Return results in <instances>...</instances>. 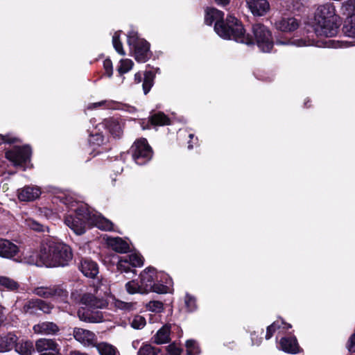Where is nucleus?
<instances>
[{"mask_svg": "<svg viewBox=\"0 0 355 355\" xmlns=\"http://www.w3.org/2000/svg\"><path fill=\"white\" fill-rule=\"evenodd\" d=\"M245 1L254 16H263L270 10V4L267 0H245Z\"/></svg>", "mask_w": 355, "mask_h": 355, "instance_id": "ddd939ff", "label": "nucleus"}, {"mask_svg": "<svg viewBox=\"0 0 355 355\" xmlns=\"http://www.w3.org/2000/svg\"><path fill=\"white\" fill-rule=\"evenodd\" d=\"M280 348L282 351L296 354L299 352V345L295 337H284L279 341Z\"/></svg>", "mask_w": 355, "mask_h": 355, "instance_id": "412c9836", "label": "nucleus"}, {"mask_svg": "<svg viewBox=\"0 0 355 355\" xmlns=\"http://www.w3.org/2000/svg\"><path fill=\"white\" fill-rule=\"evenodd\" d=\"M254 334H252V345H259L261 342V338H257L256 340H254V337H253Z\"/></svg>", "mask_w": 355, "mask_h": 355, "instance_id": "13d9d810", "label": "nucleus"}, {"mask_svg": "<svg viewBox=\"0 0 355 355\" xmlns=\"http://www.w3.org/2000/svg\"><path fill=\"white\" fill-rule=\"evenodd\" d=\"M160 275V278H162V275H164L163 274H158V277Z\"/></svg>", "mask_w": 355, "mask_h": 355, "instance_id": "338daca9", "label": "nucleus"}, {"mask_svg": "<svg viewBox=\"0 0 355 355\" xmlns=\"http://www.w3.org/2000/svg\"><path fill=\"white\" fill-rule=\"evenodd\" d=\"M131 265L129 263L127 257H121L117 264V268L121 271L128 272L130 271Z\"/></svg>", "mask_w": 355, "mask_h": 355, "instance_id": "8fccbe9b", "label": "nucleus"}, {"mask_svg": "<svg viewBox=\"0 0 355 355\" xmlns=\"http://www.w3.org/2000/svg\"><path fill=\"white\" fill-rule=\"evenodd\" d=\"M134 63L130 59H122L120 60L119 65L117 67V71L120 76L128 72L132 69Z\"/></svg>", "mask_w": 355, "mask_h": 355, "instance_id": "c9c22d12", "label": "nucleus"}, {"mask_svg": "<svg viewBox=\"0 0 355 355\" xmlns=\"http://www.w3.org/2000/svg\"><path fill=\"white\" fill-rule=\"evenodd\" d=\"M188 148H189V149H191V148H193V146H192V145H191L190 144H189Z\"/></svg>", "mask_w": 355, "mask_h": 355, "instance_id": "0e129e2a", "label": "nucleus"}, {"mask_svg": "<svg viewBox=\"0 0 355 355\" xmlns=\"http://www.w3.org/2000/svg\"><path fill=\"white\" fill-rule=\"evenodd\" d=\"M298 22L293 17H284L275 22V27L282 32H291L298 28Z\"/></svg>", "mask_w": 355, "mask_h": 355, "instance_id": "6ab92c4d", "label": "nucleus"}, {"mask_svg": "<svg viewBox=\"0 0 355 355\" xmlns=\"http://www.w3.org/2000/svg\"><path fill=\"white\" fill-rule=\"evenodd\" d=\"M17 138L12 137L10 135H0V144L3 143L12 144L17 141Z\"/></svg>", "mask_w": 355, "mask_h": 355, "instance_id": "5fc2aeb1", "label": "nucleus"}, {"mask_svg": "<svg viewBox=\"0 0 355 355\" xmlns=\"http://www.w3.org/2000/svg\"><path fill=\"white\" fill-rule=\"evenodd\" d=\"M170 328L168 325L163 326L154 336V342L157 345L167 343L170 341Z\"/></svg>", "mask_w": 355, "mask_h": 355, "instance_id": "393cba45", "label": "nucleus"}, {"mask_svg": "<svg viewBox=\"0 0 355 355\" xmlns=\"http://www.w3.org/2000/svg\"><path fill=\"white\" fill-rule=\"evenodd\" d=\"M43 255L44 243L42 245L40 248V253L31 250H28L26 252H24L21 261L30 265L43 266H44V259Z\"/></svg>", "mask_w": 355, "mask_h": 355, "instance_id": "4468645a", "label": "nucleus"}, {"mask_svg": "<svg viewBox=\"0 0 355 355\" xmlns=\"http://www.w3.org/2000/svg\"><path fill=\"white\" fill-rule=\"evenodd\" d=\"M131 150L133 159L139 165L146 164L152 157V149L144 138L136 141L132 145Z\"/></svg>", "mask_w": 355, "mask_h": 355, "instance_id": "1a4fd4ad", "label": "nucleus"}, {"mask_svg": "<svg viewBox=\"0 0 355 355\" xmlns=\"http://www.w3.org/2000/svg\"><path fill=\"white\" fill-rule=\"evenodd\" d=\"M40 188L37 186H26L18 190V198L21 201H32L40 197Z\"/></svg>", "mask_w": 355, "mask_h": 355, "instance_id": "a211bd4d", "label": "nucleus"}, {"mask_svg": "<svg viewBox=\"0 0 355 355\" xmlns=\"http://www.w3.org/2000/svg\"><path fill=\"white\" fill-rule=\"evenodd\" d=\"M124 257L128 258V260L132 267H141L144 264L142 257L137 253H132L131 254L126 255Z\"/></svg>", "mask_w": 355, "mask_h": 355, "instance_id": "79ce46f5", "label": "nucleus"}, {"mask_svg": "<svg viewBox=\"0 0 355 355\" xmlns=\"http://www.w3.org/2000/svg\"><path fill=\"white\" fill-rule=\"evenodd\" d=\"M329 42H331L332 44L331 45V46L332 47H336L337 46L336 45H334V44L335 43V41L334 40H330Z\"/></svg>", "mask_w": 355, "mask_h": 355, "instance_id": "680f3d73", "label": "nucleus"}, {"mask_svg": "<svg viewBox=\"0 0 355 355\" xmlns=\"http://www.w3.org/2000/svg\"><path fill=\"white\" fill-rule=\"evenodd\" d=\"M39 299H31L27 301L24 306V312L29 314H35L38 311Z\"/></svg>", "mask_w": 355, "mask_h": 355, "instance_id": "f704fd0d", "label": "nucleus"}, {"mask_svg": "<svg viewBox=\"0 0 355 355\" xmlns=\"http://www.w3.org/2000/svg\"><path fill=\"white\" fill-rule=\"evenodd\" d=\"M153 85V74L148 71L145 73L143 83V89L145 94H148Z\"/></svg>", "mask_w": 355, "mask_h": 355, "instance_id": "c03bdc74", "label": "nucleus"}, {"mask_svg": "<svg viewBox=\"0 0 355 355\" xmlns=\"http://www.w3.org/2000/svg\"><path fill=\"white\" fill-rule=\"evenodd\" d=\"M104 125L114 137H119L122 134L121 126L116 120L112 119L105 120Z\"/></svg>", "mask_w": 355, "mask_h": 355, "instance_id": "a878e982", "label": "nucleus"}, {"mask_svg": "<svg viewBox=\"0 0 355 355\" xmlns=\"http://www.w3.org/2000/svg\"><path fill=\"white\" fill-rule=\"evenodd\" d=\"M119 103L113 101H101L97 103H90L87 105V110H93L104 106L107 108H119Z\"/></svg>", "mask_w": 355, "mask_h": 355, "instance_id": "72a5a7b5", "label": "nucleus"}, {"mask_svg": "<svg viewBox=\"0 0 355 355\" xmlns=\"http://www.w3.org/2000/svg\"><path fill=\"white\" fill-rule=\"evenodd\" d=\"M74 211L75 216L68 215L65 217L64 223L77 235L84 234L87 227L95 226L105 231L113 229L111 221L95 210L89 208L85 204H81L78 208L74 209Z\"/></svg>", "mask_w": 355, "mask_h": 355, "instance_id": "f03ea898", "label": "nucleus"}, {"mask_svg": "<svg viewBox=\"0 0 355 355\" xmlns=\"http://www.w3.org/2000/svg\"><path fill=\"white\" fill-rule=\"evenodd\" d=\"M135 79L137 83H140L141 80V74L140 73H135Z\"/></svg>", "mask_w": 355, "mask_h": 355, "instance_id": "052dcab7", "label": "nucleus"}, {"mask_svg": "<svg viewBox=\"0 0 355 355\" xmlns=\"http://www.w3.org/2000/svg\"><path fill=\"white\" fill-rule=\"evenodd\" d=\"M110 294V288L101 284L97 286L96 294L85 293L83 295L80 302L90 309H105L108 305L105 297Z\"/></svg>", "mask_w": 355, "mask_h": 355, "instance_id": "6e6552de", "label": "nucleus"}, {"mask_svg": "<svg viewBox=\"0 0 355 355\" xmlns=\"http://www.w3.org/2000/svg\"><path fill=\"white\" fill-rule=\"evenodd\" d=\"M25 225L30 229L37 232H44L45 229L46 228L44 225L38 223L31 218L25 219Z\"/></svg>", "mask_w": 355, "mask_h": 355, "instance_id": "ea45409f", "label": "nucleus"}, {"mask_svg": "<svg viewBox=\"0 0 355 355\" xmlns=\"http://www.w3.org/2000/svg\"><path fill=\"white\" fill-rule=\"evenodd\" d=\"M33 293L40 297L53 298L62 302H65L68 297L67 291L59 285L35 287Z\"/></svg>", "mask_w": 355, "mask_h": 355, "instance_id": "9d476101", "label": "nucleus"}, {"mask_svg": "<svg viewBox=\"0 0 355 355\" xmlns=\"http://www.w3.org/2000/svg\"><path fill=\"white\" fill-rule=\"evenodd\" d=\"M150 120L151 123L155 125H165L169 123V119L163 112L153 114Z\"/></svg>", "mask_w": 355, "mask_h": 355, "instance_id": "2f4dec72", "label": "nucleus"}, {"mask_svg": "<svg viewBox=\"0 0 355 355\" xmlns=\"http://www.w3.org/2000/svg\"><path fill=\"white\" fill-rule=\"evenodd\" d=\"M343 31L348 37L355 38V14L347 17Z\"/></svg>", "mask_w": 355, "mask_h": 355, "instance_id": "c756f323", "label": "nucleus"}, {"mask_svg": "<svg viewBox=\"0 0 355 355\" xmlns=\"http://www.w3.org/2000/svg\"><path fill=\"white\" fill-rule=\"evenodd\" d=\"M78 317L81 321L89 323H98L104 320L102 312H93L85 308L79 309L78 311Z\"/></svg>", "mask_w": 355, "mask_h": 355, "instance_id": "dca6fc26", "label": "nucleus"}, {"mask_svg": "<svg viewBox=\"0 0 355 355\" xmlns=\"http://www.w3.org/2000/svg\"><path fill=\"white\" fill-rule=\"evenodd\" d=\"M41 355H55V354H50V353H49V354L44 353V354H41Z\"/></svg>", "mask_w": 355, "mask_h": 355, "instance_id": "e2e57ef3", "label": "nucleus"}, {"mask_svg": "<svg viewBox=\"0 0 355 355\" xmlns=\"http://www.w3.org/2000/svg\"><path fill=\"white\" fill-rule=\"evenodd\" d=\"M80 269L85 276L92 278L94 277L98 272L97 264L88 259L81 260Z\"/></svg>", "mask_w": 355, "mask_h": 355, "instance_id": "4be33fe9", "label": "nucleus"}, {"mask_svg": "<svg viewBox=\"0 0 355 355\" xmlns=\"http://www.w3.org/2000/svg\"><path fill=\"white\" fill-rule=\"evenodd\" d=\"M189 137H190L191 139H192V138L193 137V134H190V135H189Z\"/></svg>", "mask_w": 355, "mask_h": 355, "instance_id": "69168bd1", "label": "nucleus"}, {"mask_svg": "<svg viewBox=\"0 0 355 355\" xmlns=\"http://www.w3.org/2000/svg\"><path fill=\"white\" fill-rule=\"evenodd\" d=\"M214 1H216V3L217 4L223 5V6L227 5L230 2V0H214Z\"/></svg>", "mask_w": 355, "mask_h": 355, "instance_id": "bf43d9fd", "label": "nucleus"}, {"mask_svg": "<svg viewBox=\"0 0 355 355\" xmlns=\"http://www.w3.org/2000/svg\"><path fill=\"white\" fill-rule=\"evenodd\" d=\"M337 17L336 8L332 3L319 6L314 16V30L316 35L327 37L336 35L338 28L336 24Z\"/></svg>", "mask_w": 355, "mask_h": 355, "instance_id": "20e7f679", "label": "nucleus"}, {"mask_svg": "<svg viewBox=\"0 0 355 355\" xmlns=\"http://www.w3.org/2000/svg\"><path fill=\"white\" fill-rule=\"evenodd\" d=\"M97 349L101 355H116V349L114 347L107 343H100Z\"/></svg>", "mask_w": 355, "mask_h": 355, "instance_id": "e433bc0d", "label": "nucleus"}, {"mask_svg": "<svg viewBox=\"0 0 355 355\" xmlns=\"http://www.w3.org/2000/svg\"><path fill=\"white\" fill-rule=\"evenodd\" d=\"M130 324L133 329H141L145 327L146 322L144 317L137 315L130 321Z\"/></svg>", "mask_w": 355, "mask_h": 355, "instance_id": "37998d69", "label": "nucleus"}, {"mask_svg": "<svg viewBox=\"0 0 355 355\" xmlns=\"http://www.w3.org/2000/svg\"><path fill=\"white\" fill-rule=\"evenodd\" d=\"M282 325H284V328L287 329L291 327V324H286L283 321H279V320L275 321L272 324H270V326H268L267 327L266 339V340L270 339L272 336L274 332L277 329H280Z\"/></svg>", "mask_w": 355, "mask_h": 355, "instance_id": "7c9ffc66", "label": "nucleus"}, {"mask_svg": "<svg viewBox=\"0 0 355 355\" xmlns=\"http://www.w3.org/2000/svg\"><path fill=\"white\" fill-rule=\"evenodd\" d=\"M31 154V150L29 146H15L6 153V157L13 166L17 167L22 166L24 164L26 163L30 159Z\"/></svg>", "mask_w": 355, "mask_h": 355, "instance_id": "9b49d317", "label": "nucleus"}, {"mask_svg": "<svg viewBox=\"0 0 355 355\" xmlns=\"http://www.w3.org/2000/svg\"><path fill=\"white\" fill-rule=\"evenodd\" d=\"M107 243L113 250L119 253H125L129 250L128 243L119 237H109L107 239Z\"/></svg>", "mask_w": 355, "mask_h": 355, "instance_id": "b1692460", "label": "nucleus"}, {"mask_svg": "<svg viewBox=\"0 0 355 355\" xmlns=\"http://www.w3.org/2000/svg\"><path fill=\"white\" fill-rule=\"evenodd\" d=\"M0 287L10 291H16L19 284L13 279L5 276H0Z\"/></svg>", "mask_w": 355, "mask_h": 355, "instance_id": "c85d7f7f", "label": "nucleus"}, {"mask_svg": "<svg viewBox=\"0 0 355 355\" xmlns=\"http://www.w3.org/2000/svg\"><path fill=\"white\" fill-rule=\"evenodd\" d=\"M17 336L12 333L0 336V352L10 351L17 342Z\"/></svg>", "mask_w": 355, "mask_h": 355, "instance_id": "5701e85b", "label": "nucleus"}, {"mask_svg": "<svg viewBox=\"0 0 355 355\" xmlns=\"http://www.w3.org/2000/svg\"><path fill=\"white\" fill-rule=\"evenodd\" d=\"M103 67L105 71L106 75L110 78L113 74L112 62L110 59H106L103 62Z\"/></svg>", "mask_w": 355, "mask_h": 355, "instance_id": "864d4df0", "label": "nucleus"}, {"mask_svg": "<svg viewBox=\"0 0 355 355\" xmlns=\"http://www.w3.org/2000/svg\"><path fill=\"white\" fill-rule=\"evenodd\" d=\"M161 350L159 347H154L150 344H143L139 349L137 355H158Z\"/></svg>", "mask_w": 355, "mask_h": 355, "instance_id": "473e14b6", "label": "nucleus"}, {"mask_svg": "<svg viewBox=\"0 0 355 355\" xmlns=\"http://www.w3.org/2000/svg\"><path fill=\"white\" fill-rule=\"evenodd\" d=\"M103 136L100 133L92 134L89 138V142L91 145L99 146L103 144Z\"/></svg>", "mask_w": 355, "mask_h": 355, "instance_id": "3c124183", "label": "nucleus"}, {"mask_svg": "<svg viewBox=\"0 0 355 355\" xmlns=\"http://www.w3.org/2000/svg\"><path fill=\"white\" fill-rule=\"evenodd\" d=\"M44 266H65L72 259L71 248L62 243L49 241L44 243Z\"/></svg>", "mask_w": 355, "mask_h": 355, "instance_id": "39448f33", "label": "nucleus"}, {"mask_svg": "<svg viewBox=\"0 0 355 355\" xmlns=\"http://www.w3.org/2000/svg\"><path fill=\"white\" fill-rule=\"evenodd\" d=\"M19 251V247L5 239H0V257L6 259H13Z\"/></svg>", "mask_w": 355, "mask_h": 355, "instance_id": "2eb2a0df", "label": "nucleus"}, {"mask_svg": "<svg viewBox=\"0 0 355 355\" xmlns=\"http://www.w3.org/2000/svg\"><path fill=\"white\" fill-rule=\"evenodd\" d=\"M276 43H277V44H281V45L293 44V45H295L297 46H310V45L313 44V43L311 42L310 41H306V40H301V39L300 40L296 39V40H293L292 41L277 40Z\"/></svg>", "mask_w": 355, "mask_h": 355, "instance_id": "4c0bfd02", "label": "nucleus"}, {"mask_svg": "<svg viewBox=\"0 0 355 355\" xmlns=\"http://www.w3.org/2000/svg\"><path fill=\"white\" fill-rule=\"evenodd\" d=\"M113 306L118 309L125 311H130L135 309V304L132 302H125L119 300H114Z\"/></svg>", "mask_w": 355, "mask_h": 355, "instance_id": "58836bf2", "label": "nucleus"}, {"mask_svg": "<svg viewBox=\"0 0 355 355\" xmlns=\"http://www.w3.org/2000/svg\"><path fill=\"white\" fill-rule=\"evenodd\" d=\"M341 10L344 15H355V0H347L343 3Z\"/></svg>", "mask_w": 355, "mask_h": 355, "instance_id": "a19ab883", "label": "nucleus"}, {"mask_svg": "<svg viewBox=\"0 0 355 355\" xmlns=\"http://www.w3.org/2000/svg\"><path fill=\"white\" fill-rule=\"evenodd\" d=\"M33 330L37 334L55 335L59 332L60 328L55 322L45 321L35 324Z\"/></svg>", "mask_w": 355, "mask_h": 355, "instance_id": "f3484780", "label": "nucleus"}, {"mask_svg": "<svg viewBox=\"0 0 355 355\" xmlns=\"http://www.w3.org/2000/svg\"><path fill=\"white\" fill-rule=\"evenodd\" d=\"M168 352L171 355H180L181 349L176 346L175 344L173 343L166 347Z\"/></svg>", "mask_w": 355, "mask_h": 355, "instance_id": "6e6d98bb", "label": "nucleus"}, {"mask_svg": "<svg viewBox=\"0 0 355 355\" xmlns=\"http://www.w3.org/2000/svg\"><path fill=\"white\" fill-rule=\"evenodd\" d=\"M223 17L224 14L222 11L209 8L206 10L205 21L207 25H211L215 22L214 31L223 39H232L245 44H252L251 39L244 35V28L236 17L229 15L224 21Z\"/></svg>", "mask_w": 355, "mask_h": 355, "instance_id": "f257e3e1", "label": "nucleus"}, {"mask_svg": "<svg viewBox=\"0 0 355 355\" xmlns=\"http://www.w3.org/2000/svg\"><path fill=\"white\" fill-rule=\"evenodd\" d=\"M252 33L254 38V40L249 35H245V32L243 33L244 35L248 36L252 40V44L249 45L256 43L258 48L262 52H270L273 48L274 42L270 30L261 24H257L252 26Z\"/></svg>", "mask_w": 355, "mask_h": 355, "instance_id": "423d86ee", "label": "nucleus"}, {"mask_svg": "<svg viewBox=\"0 0 355 355\" xmlns=\"http://www.w3.org/2000/svg\"><path fill=\"white\" fill-rule=\"evenodd\" d=\"M156 282H158V273L154 268L148 267L141 272L139 280L128 282L125 284V288L130 294H146L151 291L157 293L168 292V286Z\"/></svg>", "mask_w": 355, "mask_h": 355, "instance_id": "7ed1b4c3", "label": "nucleus"}, {"mask_svg": "<svg viewBox=\"0 0 355 355\" xmlns=\"http://www.w3.org/2000/svg\"><path fill=\"white\" fill-rule=\"evenodd\" d=\"M127 42L134 50L135 58L139 62H145L150 58V44L138 36L137 31L132 30L127 35Z\"/></svg>", "mask_w": 355, "mask_h": 355, "instance_id": "0eeeda50", "label": "nucleus"}, {"mask_svg": "<svg viewBox=\"0 0 355 355\" xmlns=\"http://www.w3.org/2000/svg\"><path fill=\"white\" fill-rule=\"evenodd\" d=\"M112 44L116 51L121 55H125V52L123 49V45L119 40V32L114 33L112 37Z\"/></svg>", "mask_w": 355, "mask_h": 355, "instance_id": "a18cd8bd", "label": "nucleus"}, {"mask_svg": "<svg viewBox=\"0 0 355 355\" xmlns=\"http://www.w3.org/2000/svg\"><path fill=\"white\" fill-rule=\"evenodd\" d=\"M53 309V305L49 302L39 299L38 311H42L44 313L49 314Z\"/></svg>", "mask_w": 355, "mask_h": 355, "instance_id": "603ef678", "label": "nucleus"}, {"mask_svg": "<svg viewBox=\"0 0 355 355\" xmlns=\"http://www.w3.org/2000/svg\"><path fill=\"white\" fill-rule=\"evenodd\" d=\"M146 309L152 312L160 313L163 310V303L160 301L153 300L146 304Z\"/></svg>", "mask_w": 355, "mask_h": 355, "instance_id": "de8ad7c7", "label": "nucleus"}, {"mask_svg": "<svg viewBox=\"0 0 355 355\" xmlns=\"http://www.w3.org/2000/svg\"><path fill=\"white\" fill-rule=\"evenodd\" d=\"M36 349L39 352L44 351H51L58 353L60 351L59 345L53 339L49 338H40L36 341Z\"/></svg>", "mask_w": 355, "mask_h": 355, "instance_id": "aec40b11", "label": "nucleus"}, {"mask_svg": "<svg viewBox=\"0 0 355 355\" xmlns=\"http://www.w3.org/2000/svg\"><path fill=\"white\" fill-rule=\"evenodd\" d=\"M62 203L65 205L70 209L73 210L78 208L82 203H80L74 199V198L70 194L61 193L56 197Z\"/></svg>", "mask_w": 355, "mask_h": 355, "instance_id": "cd10ccee", "label": "nucleus"}, {"mask_svg": "<svg viewBox=\"0 0 355 355\" xmlns=\"http://www.w3.org/2000/svg\"><path fill=\"white\" fill-rule=\"evenodd\" d=\"M15 351L21 355H32L33 352V343L28 340H21L16 343Z\"/></svg>", "mask_w": 355, "mask_h": 355, "instance_id": "bb28decb", "label": "nucleus"}, {"mask_svg": "<svg viewBox=\"0 0 355 355\" xmlns=\"http://www.w3.org/2000/svg\"><path fill=\"white\" fill-rule=\"evenodd\" d=\"M347 348L349 352H355V333L349 338Z\"/></svg>", "mask_w": 355, "mask_h": 355, "instance_id": "4d7b16f0", "label": "nucleus"}, {"mask_svg": "<svg viewBox=\"0 0 355 355\" xmlns=\"http://www.w3.org/2000/svg\"><path fill=\"white\" fill-rule=\"evenodd\" d=\"M73 336L76 340L85 347H94L96 345V336L89 330L75 327Z\"/></svg>", "mask_w": 355, "mask_h": 355, "instance_id": "f8f14e48", "label": "nucleus"}, {"mask_svg": "<svg viewBox=\"0 0 355 355\" xmlns=\"http://www.w3.org/2000/svg\"><path fill=\"white\" fill-rule=\"evenodd\" d=\"M187 353L188 355H198L200 353V349L193 340H189L186 343Z\"/></svg>", "mask_w": 355, "mask_h": 355, "instance_id": "49530a36", "label": "nucleus"}, {"mask_svg": "<svg viewBox=\"0 0 355 355\" xmlns=\"http://www.w3.org/2000/svg\"><path fill=\"white\" fill-rule=\"evenodd\" d=\"M184 303L187 310L190 312L193 311L197 309L196 298L189 294H187L185 295Z\"/></svg>", "mask_w": 355, "mask_h": 355, "instance_id": "09e8293b", "label": "nucleus"}]
</instances>
